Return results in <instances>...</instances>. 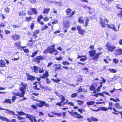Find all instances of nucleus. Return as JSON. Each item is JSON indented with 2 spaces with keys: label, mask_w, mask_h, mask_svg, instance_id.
I'll list each match as a JSON object with an SVG mask.
<instances>
[{
  "label": "nucleus",
  "mask_w": 122,
  "mask_h": 122,
  "mask_svg": "<svg viewBox=\"0 0 122 122\" xmlns=\"http://www.w3.org/2000/svg\"><path fill=\"white\" fill-rule=\"evenodd\" d=\"M35 15H36L38 13L37 10L35 8H30V9Z\"/></svg>",
  "instance_id": "obj_35"
},
{
  "label": "nucleus",
  "mask_w": 122,
  "mask_h": 122,
  "mask_svg": "<svg viewBox=\"0 0 122 122\" xmlns=\"http://www.w3.org/2000/svg\"><path fill=\"white\" fill-rule=\"evenodd\" d=\"M84 57V58H82L80 60V61H84L86 59V55L85 57Z\"/></svg>",
  "instance_id": "obj_63"
},
{
  "label": "nucleus",
  "mask_w": 122,
  "mask_h": 122,
  "mask_svg": "<svg viewBox=\"0 0 122 122\" xmlns=\"http://www.w3.org/2000/svg\"><path fill=\"white\" fill-rule=\"evenodd\" d=\"M34 19V18L30 16H26L25 17V21L29 23L31 21L32 19Z\"/></svg>",
  "instance_id": "obj_26"
},
{
  "label": "nucleus",
  "mask_w": 122,
  "mask_h": 122,
  "mask_svg": "<svg viewBox=\"0 0 122 122\" xmlns=\"http://www.w3.org/2000/svg\"><path fill=\"white\" fill-rule=\"evenodd\" d=\"M40 30L39 29H37L35 30L34 31H32L31 32H29L28 34L30 36V40L28 41L29 43H27V45L29 46H33L34 43V42L36 41V40H33V39H35L37 37V35L40 32Z\"/></svg>",
  "instance_id": "obj_1"
},
{
  "label": "nucleus",
  "mask_w": 122,
  "mask_h": 122,
  "mask_svg": "<svg viewBox=\"0 0 122 122\" xmlns=\"http://www.w3.org/2000/svg\"><path fill=\"white\" fill-rule=\"evenodd\" d=\"M69 113L71 116H74L78 119H82L83 118V116L76 112H69Z\"/></svg>",
  "instance_id": "obj_11"
},
{
  "label": "nucleus",
  "mask_w": 122,
  "mask_h": 122,
  "mask_svg": "<svg viewBox=\"0 0 122 122\" xmlns=\"http://www.w3.org/2000/svg\"><path fill=\"white\" fill-rule=\"evenodd\" d=\"M33 21H32V23H31L30 25V28L31 30H33V28L35 27V23H34Z\"/></svg>",
  "instance_id": "obj_36"
},
{
  "label": "nucleus",
  "mask_w": 122,
  "mask_h": 122,
  "mask_svg": "<svg viewBox=\"0 0 122 122\" xmlns=\"http://www.w3.org/2000/svg\"><path fill=\"white\" fill-rule=\"evenodd\" d=\"M80 87L78 88V90H76V91L77 92H82L83 91V90L82 88H81V86H80Z\"/></svg>",
  "instance_id": "obj_59"
},
{
  "label": "nucleus",
  "mask_w": 122,
  "mask_h": 122,
  "mask_svg": "<svg viewBox=\"0 0 122 122\" xmlns=\"http://www.w3.org/2000/svg\"><path fill=\"white\" fill-rule=\"evenodd\" d=\"M92 96L96 97H98V95L103 96V97H104L103 94V93H99L97 92L96 91H93L92 92Z\"/></svg>",
  "instance_id": "obj_22"
},
{
  "label": "nucleus",
  "mask_w": 122,
  "mask_h": 122,
  "mask_svg": "<svg viewBox=\"0 0 122 122\" xmlns=\"http://www.w3.org/2000/svg\"><path fill=\"white\" fill-rule=\"evenodd\" d=\"M11 121H10L8 119V121H7V122H16V120L15 119H13L10 120Z\"/></svg>",
  "instance_id": "obj_64"
},
{
  "label": "nucleus",
  "mask_w": 122,
  "mask_h": 122,
  "mask_svg": "<svg viewBox=\"0 0 122 122\" xmlns=\"http://www.w3.org/2000/svg\"><path fill=\"white\" fill-rule=\"evenodd\" d=\"M78 22L80 24H83L84 23V19L82 17H79L78 20Z\"/></svg>",
  "instance_id": "obj_30"
},
{
  "label": "nucleus",
  "mask_w": 122,
  "mask_h": 122,
  "mask_svg": "<svg viewBox=\"0 0 122 122\" xmlns=\"http://www.w3.org/2000/svg\"><path fill=\"white\" fill-rule=\"evenodd\" d=\"M77 96L78 94L77 93H74L71 95L70 97L71 98H75Z\"/></svg>",
  "instance_id": "obj_41"
},
{
  "label": "nucleus",
  "mask_w": 122,
  "mask_h": 122,
  "mask_svg": "<svg viewBox=\"0 0 122 122\" xmlns=\"http://www.w3.org/2000/svg\"><path fill=\"white\" fill-rule=\"evenodd\" d=\"M76 101L77 102H79L78 103V104L80 105H82L84 103V102L83 101L79 100H77Z\"/></svg>",
  "instance_id": "obj_52"
},
{
  "label": "nucleus",
  "mask_w": 122,
  "mask_h": 122,
  "mask_svg": "<svg viewBox=\"0 0 122 122\" xmlns=\"http://www.w3.org/2000/svg\"><path fill=\"white\" fill-rule=\"evenodd\" d=\"M0 119L4 121H8V119L6 117L1 116H0Z\"/></svg>",
  "instance_id": "obj_37"
},
{
  "label": "nucleus",
  "mask_w": 122,
  "mask_h": 122,
  "mask_svg": "<svg viewBox=\"0 0 122 122\" xmlns=\"http://www.w3.org/2000/svg\"><path fill=\"white\" fill-rule=\"evenodd\" d=\"M49 76L48 72L46 70L45 71V73L43 74L42 76H41V78L45 79L48 78L49 77Z\"/></svg>",
  "instance_id": "obj_23"
},
{
  "label": "nucleus",
  "mask_w": 122,
  "mask_h": 122,
  "mask_svg": "<svg viewBox=\"0 0 122 122\" xmlns=\"http://www.w3.org/2000/svg\"><path fill=\"white\" fill-rule=\"evenodd\" d=\"M4 103H8L9 104H11L12 102L10 99L7 98L5 99L4 102Z\"/></svg>",
  "instance_id": "obj_32"
},
{
  "label": "nucleus",
  "mask_w": 122,
  "mask_h": 122,
  "mask_svg": "<svg viewBox=\"0 0 122 122\" xmlns=\"http://www.w3.org/2000/svg\"><path fill=\"white\" fill-rule=\"evenodd\" d=\"M17 113L19 116H21L22 115H25L27 116V115H28V114H26L24 112L22 111H18Z\"/></svg>",
  "instance_id": "obj_34"
},
{
  "label": "nucleus",
  "mask_w": 122,
  "mask_h": 122,
  "mask_svg": "<svg viewBox=\"0 0 122 122\" xmlns=\"http://www.w3.org/2000/svg\"><path fill=\"white\" fill-rule=\"evenodd\" d=\"M95 103L94 102L91 101L87 102L86 104L87 105L90 106L93 105Z\"/></svg>",
  "instance_id": "obj_44"
},
{
  "label": "nucleus",
  "mask_w": 122,
  "mask_h": 122,
  "mask_svg": "<svg viewBox=\"0 0 122 122\" xmlns=\"http://www.w3.org/2000/svg\"><path fill=\"white\" fill-rule=\"evenodd\" d=\"M20 41L18 43L17 42H16L15 43V46L19 47L20 46Z\"/></svg>",
  "instance_id": "obj_58"
},
{
  "label": "nucleus",
  "mask_w": 122,
  "mask_h": 122,
  "mask_svg": "<svg viewBox=\"0 0 122 122\" xmlns=\"http://www.w3.org/2000/svg\"><path fill=\"white\" fill-rule=\"evenodd\" d=\"M52 114L57 116H58L60 117L61 116V113H58L57 112H51Z\"/></svg>",
  "instance_id": "obj_49"
},
{
  "label": "nucleus",
  "mask_w": 122,
  "mask_h": 122,
  "mask_svg": "<svg viewBox=\"0 0 122 122\" xmlns=\"http://www.w3.org/2000/svg\"><path fill=\"white\" fill-rule=\"evenodd\" d=\"M5 61L2 60H0V67H3L5 66Z\"/></svg>",
  "instance_id": "obj_31"
},
{
  "label": "nucleus",
  "mask_w": 122,
  "mask_h": 122,
  "mask_svg": "<svg viewBox=\"0 0 122 122\" xmlns=\"http://www.w3.org/2000/svg\"><path fill=\"white\" fill-rule=\"evenodd\" d=\"M62 64L64 65H69L70 63L67 61H63L62 62Z\"/></svg>",
  "instance_id": "obj_42"
},
{
  "label": "nucleus",
  "mask_w": 122,
  "mask_h": 122,
  "mask_svg": "<svg viewBox=\"0 0 122 122\" xmlns=\"http://www.w3.org/2000/svg\"><path fill=\"white\" fill-rule=\"evenodd\" d=\"M19 16H20V18L21 19H23L24 17L23 16H24L26 15V13L23 10L20 11L18 12Z\"/></svg>",
  "instance_id": "obj_19"
},
{
  "label": "nucleus",
  "mask_w": 122,
  "mask_h": 122,
  "mask_svg": "<svg viewBox=\"0 0 122 122\" xmlns=\"http://www.w3.org/2000/svg\"><path fill=\"white\" fill-rule=\"evenodd\" d=\"M63 27L66 28L64 31V32L66 33L67 31V29L70 27L69 22L68 20H65L63 22Z\"/></svg>",
  "instance_id": "obj_13"
},
{
  "label": "nucleus",
  "mask_w": 122,
  "mask_h": 122,
  "mask_svg": "<svg viewBox=\"0 0 122 122\" xmlns=\"http://www.w3.org/2000/svg\"><path fill=\"white\" fill-rule=\"evenodd\" d=\"M114 55L116 56L122 55V49L119 48L116 49L114 53Z\"/></svg>",
  "instance_id": "obj_15"
},
{
  "label": "nucleus",
  "mask_w": 122,
  "mask_h": 122,
  "mask_svg": "<svg viewBox=\"0 0 122 122\" xmlns=\"http://www.w3.org/2000/svg\"><path fill=\"white\" fill-rule=\"evenodd\" d=\"M93 45H91L90 46L89 48L91 50H94L95 47Z\"/></svg>",
  "instance_id": "obj_56"
},
{
  "label": "nucleus",
  "mask_w": 122,
  "mask_h": 122,
  "mask_svg": "<svg viewBox=\"0 0 122 122\" xmlns=\"http://www.w3.org/2000/svg\"><path fill=\"white\" fill-rule=\"evenodd\" d=\"M87 120L88 121V122H92V121L94 122H97L98 121L97 118L91 116L90 118H87Z\"/></svg>",
  "instance_id": "obj_20"
},
{
  "label": "nucleus",
  "mask_w": 122,
  "mask_h": 122,
  "mask_svg": "<svg viewBox=\"0 0 122 122\" xmlns=\"http://www.w3.org/2000/svg\"><path fill=\"white\" fill-rule=\"evenodd\" d=\"M38 52V51H36L34 52L33 53L32 55H31V56L32 58L34 57L35 56L37 55Z\"/></svg>",
  "instance_id": "obj_43"
},
{
  "label": "nucleus",
  "mask_w": 122,
  "mask_h": 122,
  "mask_svg": "<svg viewBox=\"0 0 122 122\" xmlns=\"http://www.w3.org/2000/svg\"><path fill=\"white\" fill-rule=\"evenodd\" d=\"M38 71L40 73H43L44 71V70L42 68H41L40 67L38 68Z\"/></svg>",
  "instance_id": "obj_46"
},
{
  "label": "nucleus",
  "mask_w": 122,
  "mask_h": 122,
  "mask_svg": "<svg viewBox=\"0 0 122 122\" xmlns=\"http://www.w3.org/2000/svg\"><path fill=\"white\" fill-rule=\"evenodd\" d=\"M49 19V18L47 16H46L43 18V20L44 22L48 21Z\"/></svg>",
  "instance_id": "obj_53"
},
{
  "label": "nucleus",
  "mask_w": 122,
  "mask_h": 122,
  "mask_svg": "<svg viewBox=\"0 0 122 122\" xmlns=\"http://www.w3.org/2000/svg\"><path fill=\"white\" fill-rule=\"evenodd\" d=\"M88 53L90 56L93 57L92 58V60L96 62L98 61L100 55L103 53L102 52H97L96 54V50H93L89 51Z\"/></svg>",
  "instance_id": "obj_3"
},
{
  "label": "nucleus",
  "mask_w": 122,
  "mask_h": 122,
  "mask_svg": "<svg viewBox=\"0 0 122 122\" xmlns=\"http://www.w3.org/2000/svg\"><path fill=\"white\" fill-rule=\"evenodd\" d=\"M20 35L15 34L12 35L11 37L12 39L14 41H16L19 39L20 38Z\"/></svg>",
  "instance_id": "obj_24"
},
{
  "label": "nucleus",
  "mask_w": 122,
  "mask_h": 122,
  "mask_svg": "<svg viewBox=\"0 0 122 122\" xmlns=\"http://www.w3.org/2000/svg\"><path fill=\"white\" fill-rule=\"evenodd\" d=\"M5 11L7 13H9L10 12V9L8 7H6L4 9Z\"/></svg>",
  "instance_id": "obj_47"
},
{
  "label": "nucleus",
  "mask_w": 122,
  "mask_h": 122,
  "mask_svg": "<svg viewBox=\"0 0 122 122\" xmlns=\"http://www.w3.org/2000/svg\"><path fill=\"white\" fill-rule=\"evenodd\" d=\"M21 84L23 86L20 87L19 89L21 93H20V92H18L16 93H13V95L16 96H19L20 97H23L24 96V94L25 93V90L28 86V84L26 83L21 82Z\"/></svg>",
  "instance_id": "obj_2"
},
{
  "label": "nucleus",
  "mask_w": 122,
  "mask_h": 122,
  "mask_svg": "<svg viewBox=\"0 0 122 122\" xmlns=\"http://www.w3.org/2000/svg\"><path fill=\"white\" fill-rule=\"evenodd\" d=\"M55 46V45H52L48 46L45 50L43 51L44 54H47L49 53L50 54H52L53 53V51L54 50Z\"/></svg>",
  "instance_id": "obj_5"
},
{
  "label": "nucleus",
  "mask_w": 122,
  "mask_h": 122,
  "mask_svg": "<svg viewBox=\"0 0 122 122\" xmlns=\"http://www.w3.org/2000/svg\"><path fill=\"white\" fill-rule=\"evenodd\" d=\"M62 102H57L56 103V105H57L61 107V106H62Z\"/></svg>",
  "instance_id": "obj_62"
},
{
  "label": "nucleus",
  "mask_w": 122,
  "mask_h": 122,
  "mask_svg": "<svg viewBox=\"0 0 122 122\" xmlns=\"http://www.w3.org/2000/svg\"><path fill=\"white\" fill-rule=\"evenodd\" d=\"M117 15L118 17H122V11L121 10L120 11V12L117 13Z\"/></svg>",
  "instance_id": "obj_60"
},
{
  "label": "nucleus",
  "mask_w": 122,
  "mask_h": 122,
  "mask_svg": "<svg viewBox=\"0 0 122 122\" xmlns=\"http://www.w3.org/2000/svg\"><path fill=\"white\" fill-rule=\"evenodd\" d=\"M100 20L99 22L101 25V26L102 28H104L106 27V25L108 24L109 22V21L106 18H104V19H103L102 18V17L100 18Z\"/></svg>",
  "instance_id": "obj_7"
},
{
  "label": "nucleus",
  "mask_w": 122,
  "mask_h": 122,
  "mask_svg": "<svg viewBox=\"0 0 122 122\" xmlns=\"http://www.w3.org/2000/svg\"><path fill=\"white\" fill-rule=\"evenodd\" d=\"M31 98L34 101H36L39 103H37L36 104V105L39 107H42L44 106L47 107H49L50 106L49 104L48 103H46V102L45 101L41 100H37L35 98L34 96H32Z\"/></svg>",
  "instance_id": "obj_4"
},
{
  "label": "nucleus",
  "mask_w": 122,
  "mask_h": 122,
  "mask_svg": "<svg viewBox=\"0 0 122 122\" xmlns=\"http://www.w3.org/2000/svg\"><path fill=\"white\" fill-rule=\"evenodd\" d=\"M50 8H44L43 9V10L42 11V13L44 14H48L49 13V11L50 10Z\"/></svg>",
  "instance_id": "obj_29"
},
{
  "label": "nucleus",
  "mask_w": 122,
  "mask_h": 122,
  "mask_svg": "<svg viewBox=\"0 0 122 122\" xmlns=\"http://www.w3.org/2000/svg\"><path fill=\"white\" fill-rule=\"evenodd\" d=\"M76 11L74 10L72 12V10L70 8H68L66 10V15L69 17H72L76 13Z\"/></svg>",
  "instance_id": "obj_8"
},
{
  "label": "nucleus",
  "mask_w": 122,
  "mask_h": 122,
  "mask_svg": "<svg viewBox=\"0 0 122 122\" xmlns=\"http://www.w3.org/2000/svg\"><path fill=\"white\" fill-rule=\"evenodd\" d=\"M115 106L116 108L120 110L122 109V103H119L118 102H116Z\"/></svg>",
  "instance_id": "obj_27"
},
{
  "label": "nucleus",
  "mask_w": 122,
  "mask_h": 122,
  "mask_svg": "<svg viewBox=\"0 0 122 122\" xmlns=\"http://www.w3.org/2000/svg\"><path fill=\"white\" fill-rule=\"evenodd\" d=\"M108 106L107 107H100V109L104 111H107L108 110H112L113 107V104L111 102H108Z\"/></svg>",
  "instance_id": "obj_6"
},
{
  "label": "nucleus",
  "mask_w": 122,
  "mask_h": 122,
  "mask_svg": "<svg viewBox=\"0 0 122 122\" xmlns=\"http://www.w3.org/2000/svg\"><path fill=\"white\" fill-rule=\"evenodd\" d=\"M47 84H49L51 82V81L50 79L48 78L45 79Z\"/></svg>",
  "instance_id": "obj_61"
},
{
  "label": "nucleus",
  "mask_w": 122,
  "mask_h": 122,
  "mask_svg": "<svg viewBox=\"0 0 122 122\" xmlns=\"http://www.w3.org/2000/svg\"><path fill=\"white\" fill-rule=\"evenodd\" d=\"M44 56H36L32 59V61L33 62L36 63H40V61L44 59Z\"/></svg>",
  "instance_id": "obj_10"
},
{
  "label": "nucleus",
  "mask_w": 122,
  "mask_h": 122,
  "mask_svg": "<svg viewBox=\"0 0 122 122\" xmlns=\"http://www.w3.org/2000/svg\"><path fill=\"white\" fill-rule=\"evenodd\" d=\"M0 110H3L6 111L5 112L7 114L11 113V114H12L14 115H15L16 116H17V115L15 114V112L14 111H11L8 109L2 108L0 107Z\"/></svg>",
  "instance_id": "obj_16"
},
{
  "label": "nucleus",
  "mask_w": 122,
  "mask_h": 122,
  "mask_svg": "<svg viewBox=\"0 0 122 122\" xmlns=\"http://www.w3.org/2000/svg\"><path fill=\"white\" fill-rule=\"evenodd\" d=\"M108 71L111 72L115 73L117 71L115 69L112 68H109Z\"/></svg>",
  "instance_id": "obj_38"
},
{
  "label": "nucleus",
  "mask_w": 122,
  "mask_h": 122,
  "mask_svg": "<svg viewBox=\"0 0 122 122\" xmlns=\"http://www.w3.org/2000/svg\"><path fill=\"white\" fill-rule=\"evenodd\" d=\"M109 44L108 42L107 43L105 46L107 50L110 52H113L116 48V47L109 45Z\"/></svg>",
  "instance_id": "obj_9"
},
{
  "label": "nucleus",
  "mask_w": 122,
  "mask_h": 122,
  "mask_svg": "<svg viewBox=\"0 0 122 122\" xmlns=\"http://www.w3.org/2000/svg\"><path fill=\"white\" fill-rule=\"evenodd\" d=\"M26 117L30 120L31 122H37L36 117L35 116L28 114V115H27V116H26Z\"/></svg>",
  "instance_id": "obj_12"
},
{
  "label": "nucleus",
  "mask_w": 122,
  "mask_h": 122,
  "mask_svg": "<svg viewBox=\"0 0 122 122\" xmlns=\"http://www.w3.org/2000/svg\"><path fill=\"white\" fill-rule=\"evenodd\" d=\"M43 18V17L42 14H41L38 16L37 19V22L42 25H43L44 23L43 21H41L40 20Z\"/></svg>",
  "instance_id": "obj_18"
},
{
  "label": "nucleus",
  "mask_w": 122,
  "mask_h": 122,
  "mask_svg": "<svg viewBox=\"0 0 122 122\" xmlns=\"http://www.w3.org/2000/svg\"><path fill=\"white\" fill-rule=\"evenodd\" d=\"M54 66L55 67H54L55 70H57L61 69V65L59 64H55Z\"/></svg>",
  "instance_id": "obj_28"
},
{
  "label": "nucleus",
  "mask_w": 122,
  "mask_h": 122,
  "mask_svg": "<svg viewBox=\"0 0 122 122\" xmlns=\"http://www.w3.org/2000/svg\"><path fill=\"white\" fill-rule=\"evenodd\" d=\"M89 20L88 18H87L85 20V27H86L88 25V24L89 23Z\"/></svg>",
  "instance_id": "obj_45"
},
{
  "label": "nucleus",
  "mask_w": 122,
  "mask_h": 122,
  "mask_svg": "<svg viewBox=\"0 0 122 122\" xmlns=\"http://www.w3.org/2000/svg\"><path fill=\"white\" fill-rule=\"evenodd\" d=\"M89 89L91 91H93L95 90V88L93 84H92L90 86Z\"/></svg>",
  "instance_id": "obj_48"
},
{
  "label": "nucleus",
  "mask_w": 122,
  "mask_h": 122,
  "mask_svg": "<svg viewBox=\"0 0 122 122\" xmlns=\"http://www.w3.org/2000/svg\"><path fill=\"white\" fill-rule=\"evenodd\" d=\"M34 71L35 73H38V68L37 66H34L33 67Z\"/></svg>",
  "instance_id": "obj_33"
},
{
  "label": "nucleus",
  "mask_w": 122,
  "mask_h": 122,
  "mask_svg": "<svg viewBox=\"0 0 122 122\" xmlns=\"http://www.w3.org/2000/svg\"><path fill=\"white\" fill-rule=\"evenodd\" d=\"M41 85L39 82L38 84H37L33 86V88L34 89L36 90L39 91L40 90Z\"/></svg>",
  "instance_id": "obj_21"
},
{
  "label": "nucleus",
  "mask_w": 122,
  "mask_h": 122,
  "mask_svg": "<svg viewBox=\"0 0 122 122\" xmlns=\"http://www.w3.org/2000/svg\"><path fill=\"white\" fill-rule=\"evenodd\" d=\"M81 26L79 25H77L76 26V29L78 30L79 33L82 35H83L84 33V30L81 28Z\"/></svg>",
  "instance_id": "obj_17"
},
{
  "label": "nucleus",
  "mask_w": 122,
  "mask_h": 122,
  "mask_svg": "<svg viewBox=\"0 0 122 122\" xmlns=\"http://www.w3.org/2000/svg\"><path fill=\"white\" fill-rule=\"evenodd\" d=\"M60 97H61V98H60L61 100V102H62V103H63L65 101L66 98L64 97L62 95H60Z\"/></svg>",
  "instance_id": "obj_40"
},
{
  "label": "nucleus",
  "mask_w": 122,
  "mask_h": 122,
  "mask_svg": "<svg viewBox=\"0 0 122 122\" xmlns=\"http://www.w3.org/2000/svg\"><path fill=\"white\" fill-rule=\"evenodd\" d=\"M23 1L21 0L20 2H17V5L18 6H20L21 5H23Z\"/></svg>",
  "instance_id": "obj_54"
},
{
  "label": "nucleus",
  "mask_w": 122,
  "mask_h": 122,
  "mask_svg": "<svg viewBox=\"0 0 122 122\" xmlns=\"http://www.w3.org/2000/svg\"><path fill=\"white\" fill-rule=\"evenodd\" d=\"M26 75L27 76V81H34L36 79V77L35 76L30 75L29 73H26Z\"/></svg>",
  "instance_id": "obj_14"
},
{
  "label": "nucleus",
  "mask_w": 122,
  "mask_h": 122,
  "mask_svg": "<svg viewBox=\"0 0 122 122\" xmlns=\"http://www.w3.org/2000/svg\"><path fill=\"white\" fill-rule=\"evenodd\" d=\"M51 80L54 82L56 83H58L61 81V80L59 79H52Z\"/></svg>",
  "instance_id": "obj_57"
},
{
  "label": "nucleus",
  "mask_w": 122,
  "mask_h": 122,
  "mask_svg": "<svg viewBox=\"0 0 122 122\" xmlns=\"http://www.w3.org/2000/svg\"><path fill=\"white\" fill-rule=\"evenodd\" d=\"M121 5L119 4H117V5L115 6V8L117 9H119L122 10V8L121 7Z\"/></svg>",
  "instance_id": "obj_51"
},
{
  "label": "nucleus",
  "mask_w": 122,
  "mask_h": 122,
  "mask_svg": "<svg viewBox=\"0 0 122 122\" xmlns=\"http://www.w3.org/2000/svg\"><path fill=\"white\" fill-rule=\"evenodd\" d=\"M55 3L56 4H57V5L58 7H60L62 5V3L61 2H55Z\"/></svg>",
  "instance_id": "obj_50"
},
{
  "label": "nucleus",
  "mask_w": 122,
  "mask_h": 122,
  "mask_svg": "<svg viewBox=\"0 0 122 122\" xmlns=\"http://www.w3.org/2000/svg\"><path fill=\"white\" fill-rule=\"evenodd\" d=\"M113 62L116 64L117 63L119 62L118 60L117 59L115 58L113 60Z\"/></svg>",
  "instance_id": "obj_55"
},
{
  "label": "nucleus",
  "mask_w": 122,
  "mask_h": 122,
  "mask_svg": "<svg viewBox=\"0 0 122 122\" xmlns=\"http://www.w3.org/2000/svg\"><path fill=\"white\" fill-rule=\"evenodd\" d=\"M100 84V85L97 88V90L98 92H99L100 91V89L102 87V82H98Z\"/></svg>",
  "instance_id": "obj_39"
},
{
  "label": "nucleus",
  "mask_w": 122,
  "mask_h": 122,
  "mask_svg": "<svg viewBox=\"0 0 122 122\" xmlns=\"http://www.w3.org/2000/svg\"><path fill=\"white\" fill-rule=\"evenodd\" d=\"M108 27L112 29L113 30L116 31H117L118 30H117L114 25L113 24H111L110 25L107 24V25Z\"/></svg>",
  "instance_id": "obj_25"
}]
</instances>
